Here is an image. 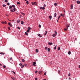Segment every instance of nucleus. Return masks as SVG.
Here are the masks:
<instances>
[{
  "label": "nucleus",
  "mask_w": 80,
  "mask_h": 80,
  "mask_svg": "<svg viewBox=\"0 0 80 80\" xmlns=\"http://www.w3.org/2000/svg\"><path fill=\"white\" fill-rule=\"evenodd\" d=\"M54 32H55V34H56V35H57V32H56V31H55Z\"/></svg>",
  "instance_id": "33"
},
{
  "label": "nucleus",
  "mask_w": 80,
  "mask_h": 80,
  "mask_svg": "<svg viewBox=\"0 0 80 80\" xmlns=\"http://www.w3.org/2000/svg\"><path fill=\"white\" fill-rule=\"evenodd\" d=\"M58 50H60V47H58Z\"/></svg>",
  "instance_id": "21"
},
{
  "label": "nucleus",
  "mask_w": 80,
  "mask_h": 80,
  "mask_svg": "<svg viewBox=\"0 0 80 80\" xmlns=\"http://www.w3.org/2000/svg\"><path fill=\"white\" fill-rule=\"evenodd\" d=\"M12 59V58H10V60H11Z\"/></svg>",
  "instance_id": "61"
},
{
  "label": "nucleus",
  "mask_w": 80,
  "mask_h": 80,
  "mask_svg": "<svg viewBox=\"0 0 80 80\" xmlns=\"http://www.w3.org/2000/svg\"><path fill=\"white\" fill-rule=\"evenodd\" d=\"M0 54H2V55H4L5 53L3 52H0Z\"/></svg>",
  "instance_id": "14"
},
{
  "label": "nucleus",
  "mask_w": 80,
  "mask_h": 80,
  "mask_svg": "<svg viewBox=\"0 0 80 80\" xmlns=\"http://www.w3.org/2000/svg\"><path fill=\"white\" fill-rule=\"evenodd\" d=\"M12 7L13 8H15V5H12Z\"/></svg>",
  "instance_id": "13"
},
{
  "label": "nucleus",
  "mask_w": 80,
  "mask_h": 80,
  "mask_svg": "<svg viewBox=\"0 0 80 80\" xmlns=\"http://www.w3.org/2000/svg\"><path fill=\"white\" fill-rule=\"evenodd\" d=\"M3 7H6V5H5V4H4L2 5Z\"/></svg>",
  "instance_id": "34"
},
{
  "label": "nucleus",
  "mask_w": 80,
  "mask_h": 80,
  "mask_svg": "<svg viewBox=\"0 0 80 80\" xmlns=\"http://www.w3.org/2000/svg\"><path fill=\"white\" fill-rule=\"evenodd\" d=\"M4 23L5 24H7V22L6 21H5Z\"/></svg>",
  "instance_id": "49"
},
{
  "label": "nucleus",
  "mask_w": 80,
  "mask_h": 80,
  "mask_svg": "<svg viewBox=\"0 0 80 80\" xmlns=\"http://www.w3.org/2000/svg\"><path fill=\"white\" fill-rule=\"evenodd\" d=\"M35 80H37V78H35Z\"/></svg>",
  "instance_id": "62"
},
{
  "label": "nucleus",
  "mask_w": 80,
  "mask_h": 80,
  "mask_svg": "<svg viewBox=\"0 0 80 80\" xmlns=\"http://www.w3.org/2000/svg\"><path fill=\"white\" fill-rule=\"evenodd\" d=\"M46 33L44 34L45 35H47V31H46Z\"/></svg>",
  "instance_id": "19"
},
{
  "label": "nucleus",
  "mask_w": 80,
  "mask_h": 80,
  "mask_svg": "<svg viewBox=\"0 0 80 80\" xmlns=\"http://www.w3.org/2000/svg\"><path fill=\"white\" fill-rule=\"evenodd\" d=\"M67 30H68V28H64V30H65V31H67Z\"/></svg>",
  "instance_id": "6"
},
{
  "label": "nucleus",
  "mask_w": 80,
  "mask_h": 80,
  "mask_svg": "<svg viewBox=\"0 0 80 80\" xmlns=\"http://www.w3.org/2000/svg\"><path fill=\"white\" fill-rule=\"evenodd\" d=\"M35 73H38V71H36L35 72Z\"/></svg>",
  "instance_id": "37"
},
{
  "label": "nucleus",
  "mask_w": 80,
  "mask_h": 80,
  "mask_svg": "<svg viewBox=\"0 0 80 80\" xmlns=\"http://www.w3.org/2000/svg\"><path fill=\"white\" fill-rule=\"evenodd\" d=\"M49 18H50V19H52V17L51 16H49Z\"/></svg>",
  "instance_id": "30"
},
{
  "label": "nucleus",
  "mask_w": 80,
  "mask_h": 80,
  "mask_svg": "<svg viewBox=\"0 0 80 80\" xmlns=\"http://www.w3.org/2000/svg\"><path fill=\"white\" fill-rule=\"evenodd\" d=\"M55 36H56V34H54L52 35V36H53V37H55Z\"/></svg>",
  "instance_id": "20"
},
{
  "label": "nucleus",
  "mask_w": 80,
  "mask_h": 80,
  "mask_svg": "<svg viewBox=\"0 0 80 80\" xmlns=\"http://www.w3.org/2000/svg\"><path fill=\"white\" fill-rule=\"evenodd\" d=\"M43 80H47L46 79H44Z\"/></svg>",
  "instance_id": "64"
},
{
  "label": "nucleus",
  "mask_w": 80,
  "mask_h": 80,
  "mask_svg": "<svg viewBox=\"0 0 80 80\" xmlns=\"http://www.w3.org/2000/svg\"><path fill=\"white\" fill-rule=\"evenodd\" d=\"M8 25L10 26V25H11V23L10 22H9L8 23Z\"/></svg>",
  "instance_id": "46"
},
{
  "label": "nucleus",
  "mask_w": 80,
  "mask_h": 80,
  "mask_svg": "<svg viewBox=\"0 0 80 80\" xmlns=\"http://www.w3.org/2000/svg\"><path fill=\"white\" fill-rule=\"evenodd\" d=\"M22 62H25V59H22Z\"/></svg>",
  "instance_id": "22"
},
{
  "label": "nucleus",
  "mask_w": 80,
  "mask_h": 80,
  "mask_svg": "<svg viewBox=\"0 0 80 80\" xmlns=\"http://www.w3.org/2000/svg\"><path fill=\"white\" fill-rule=\"evenodd\" d=\"M25 33L26 35H28V34L27 32H25Z\"/></svg>",
  "instance_id": "15"
},
{
  "label": "nucleus",
  "mask_w": 80,
  "mask_h": 80,
  "mask_svg": "<svg viewBox=\"0 0 80 80\" xmlns=\"http://www.w3.org/2000/svg\"><path fill=\"white\" fill-rule=\"evenodd\" d=\"M23 67H24V65H22L21 66V68H22Z\"/></svg>",
  "instance_id": "47"
},
{
  "label": "nucleus",
  "mask_w": 80,
  "mask_h": 80,
  "mask_svg": "<svg viewBox=\"0 0 80 80\" xmlns=\"http://www.w3.org/2000/svg\"><path fill=\"white\" fill-rule=\"evenodd\" d=\"M48 45H53V43L52 42H49L48 43Z\"/></svg>",
  "instance_id": "2"
},
{
  "label": "nucleus",
  "mask_w": 80,
  "mask_h": 80,
  "mask_svg": "<svg viewBox=\"0 0 80 80\" xmlns=\"http://www.w3.org/2000/svg\"><path fill=\"white\" fill-rule=\"evenodd\" d=\"M28 30H31V28L30 27H28Z\"/></svg>",
  "instance_id": "10"
},
{
  "label": "nucleus",
  "mask_w": 80,
  "mask_h": 80,
  "mask_svg": "<svg viewBox=\"0 0 80 80\" xmlns=\"http://www.w3.org/2000/svg\"><path fill=\"white\" fill-rule=\"evenodd\" d=\"M13 10H14V11H16V9L14 8L13 9Z\"/></svg>",
  "instance_id": "50"
},
{
  "label": "nucleus",
  "mask_w": 80,
  "mask_h": 80,
  "mask_svg": "<svg viewBox=\"0 0 80 80\" xmlns=\"http://www.w3.org/2000/svg\"><path fill=\"white\" fill-rule=\"evenodd\" d=\"M68 53V55H70V54H71V52H70V51H69Z\"/></svg>",
  "instance_id": "8"
},
{
  "label": "nucleus",
  "mask_w": 80,
  "mask_h": 80,
  "mask_svg": "<svg viewBox=\"0 0 80 80\" xmlns=\"http://www.w3.org/2000/svg\"><path fill=\"white\" fill-rule=\"evenodd\" d=\"M50 48H48V52H50Z\"/></svg>",
  "instance_id": "18"
},
{
  "label": "nucleus",
  "mask_w": 80,
  "mask_h": 80,
  "mask_svg": "<svg viewBox=\"0 0 80 80\" xmlns=\"http://www.w3.org/2000/svg\"><path fill=\"white\" fill-rule=\"evenodd\" d=\"M26 3H27V5H28V1H27L26 2Z\"/></svg>",
  "instance_id": "36"
},
{
  "label": "nucleus",
  "mask_w": 80,
  "mask_h": 80,
  "mask_svg": "<svg viewBox=\"0 0 80 80\" xmlns=\"http://www.w3.org/2000/svg\"><path fill=\"white\" fill-rule=\"evenodd\" d=\"M8 30H10V27H8Z\"/></svg>",
  "instance_id": "31"
},
{
  "label": "nucleus",
  "mask_w": 80,
  "mask_h": 80,
  "mask_svg": "<svg viewBox=\"0 0 80 80\" xmlns=\"http://www.w3.org/2000/svg\"><path fill=\"white\" fill-rule=\"evenodd\" d=\"M5 2H8V0H5Z\"/></svg>",
  "instance_id": "39"
},
{
  "label": "nucleus",
  "mask_w": 80,
  "mask_h": 80,
  "mask_svg": "<svg viewBox=\"0 0 80 80\" xmlns=\"http://www.w3.org/2000/svg\"><path fill=\"white\" fill-rule=\"evenodd\" d=\"M42 10H45V8L44 7H42Z\"/></svg>",
  "instance_id": "45"
},
{
  "label": "nucleus",
  "mask_w": 80,
  "mask_h": 80,
  "mask_svg": "<svg viewBox=\"0 0 80 80\" xmlns=\"http://www.w3.org/2000/svg\"><path fill=\"white\" fill-rule=\"evenodd\" d=\"M7 5H10V3L9 2H8L7 3Z\"/></svg>",
  "instance_id": "32"
},
{
  "label": "nucleus",
  "mask_w": 80,
  "mask_h": 80,
  "mask_svg": "<svg viewBox=\"0 0 80 80\" xmlns=\"http://www.w3.org/2000/svg\"><path fill=\"white\" fill-rule=\"evenodd\" d=\"M38 37H42V35H41L40 34H38Z\"/></svg>",
  "instance_id": "7"
},
{
  "label": "nucleus",
  "mask_w": 80,
  "mask_h": 80,
  "mask_svg": "<svg viewBox=\"0 0 80 80\" xmlns=\"http://www.w3.org/2000/svg\"><path fill=\"white\" fill-rule=\"evenodd\" d=\"M21 24H22V25H23L24 23L23 22V21H21Z\"/></svg>",
  "instance_id": "25"
},
{
  "label": "nucleus",
  "mask_w": 80,
  "mask_h": 80,
  "mask_svg": "<svg viewBox=\"0 0 80 80\" xmlns=\"http://www.w3.org/2000/svg\"><path fill=\"white\" fill-rule=\"evenodd\" d=\"M24 65L26 67H27V64L25 63V64H24Z\"/></svg>",
  "instance_id": "29"
},
{
  "label": "nucleus",
  "mask_w": 80,
  "mask_h": 80,
  "mask_svg": "<svg viewBox=\"0 0 80 80\" xmlns=\"http://www.w3.org/2000/svg\"><path fill=\"white\" fill-rule=\"evenodd\" d=\"M40 9H42V7H40Z\"/></svg>",
  "instance_id": "53"
},
{
  "label": "nucleus",
  "mask_w": 80,
  "mask_h": 80,
  "mask_svg": "<svg viewBox=\"0 0 80 80\" xmlns=\"http://www.w3.org/2000/svg\"><path fill=\"white\" fill-rule=\"evenodd\" d=\"M11 78H12L13 80H15V79H13V78H12V77H11Z\"/></svg>",
  "instance_id": "60"
},
{
  "label": "nucleus",
  "mask_w": 80,
  "mask_h": 80,
  "mask_svg": "<svg viewBox=\"0 0 80 80\" xmlns=\"http://www.w3.org/2000/svg\"><path fill=\"white\" fill-rule=\"evenodd\" d=\"M11 12H14V11H13L12 10H11Z\"/></svg>",
  "instance_id": "52"
},
{
  "label": "nucleus",
  "mask_w": 80,
  "mask_h": 80,
  "mask_svg": "<svg viewBox=\"0 0 80 80\" xmlns=\"http://www.w3.org/2000/svg\"><path fill=\"white\" fill-rule=\"evenodd\" d=\"M58 73H60V71L58 70Z\"/></svg>",
  "instance_id": "41"
},
{
  "label": "nucleus",
  "mask_w": 80,
  "mask_h": 80,
  "mask_svg": "<svg viewBox=\"0 0 80 80\" xmlns=\"http://www.w3.org/2000/svg\"><path fill=\"white\" fill-rule=\"evenodd\" d=\"M3 67V68H5L6 67V66H4Z\"/></svg>",
  "instance_id": "58"
},
{
  "label": "nucleus",
  "mask_w": 80,
  "mask_h": 80,
  "mask_svg": "<svg viewBox=\"0 0 80 80\" xmlns=\"http://www.w3.org/2000/svg\"><path fill=\"white\" fill-rule=\"evenodd\" d=\"M60 16H59V17H58V20H57L58 21V20H59V19H60Z\"/></svg>",
  "instance_id": "17"
},
{
  "label": "nucleus",
  "mask_w": 80,
  "mask_h": 80,
  "mask_svg": "<svg viewBox=\"0 0 80 80\" xmlns=\"http://www.w3.org/2000/svg\"><path fill=\"white\" fill-rule=\"evenodd\" d=\"M44 75H46V72H45L44 73Z\"/></svg>",
  "instance_id": "57"
},
{
  "label": "nucleus",
  "mask_w": 80,
  "mask_h": 80,
  "mask_svg": "<svg viewBox=\"0 0 80 80\" xmlns=\"http://www.w3.org/2000/svg\"><path fill=\"white\" fill-rule=\"evenodd\" d=\"M77 3H78V4H80V2L79 1H77Z\"/></svg>",
  "instance_id": "5"
},
{
  "label": "nucleus",
  "mask_w": 80,
  "mask_h": 80,
  "mask_svg": "<svg viewBox=\"0 0 80 80\" xmlns=\"http://www.w3.org/2000/svg\"><path fill=\"white\" fill-rule=\"evenodd\" d=\"M17 22L18 23H19L20 22V20H17Z\"/></svg>",
  "instance_id": "12"
},
{
  "label": "nucleus",
  "mask_w": 80,
  "mask_h": 80,
  "mask_svg": "<svg viewBox=\"0 0 80 80\" xmlns=\"http://www.w3.org/2000/svg\"><path fill=\"white\" fill-rule=\"evenodd\" d=\"M70 7H71V8H70L71 10H72V9H73V5L71 4Z\"/></svg>",
  "instance_id": "1"
},
{
  "label": "nucleus",
  "mask_w": 80,
  "mask_h": 80,
  "mask_svg": "<svg viewBox=\"0 0 80 80\" xmlns=\"http://www.w3.org/2000/svg\"><path fill=\"white\" fill-rule=\"evenodd\" d=\"M2 24H3V23H4V22H2Z\"/></svg>",
  "instance_id": "59"
},
{
  "label": "nucleus",
  "mask_w": 80,
  "mask_h": 80,
  "mask_svg": "<svg viewBox=\"0 0 80 80\" xmlns=\"http://www.w3.org/2000/svg\"><path fill=\"white\" fill-rule=\"evenodd\" d=\"M44 7H46V5L45 4H44L43 5Z\"/></svg>",
  "instance_id": "55"
},
{
  "label": "nucleus",
  "mask_w": 80,
  "mask_h": 80,
  "mask_svg": "<svg viewBox=\"0 0 80 80\" xmlns=\"http://www.w3.org/2000/svg\"><path fill=\"white\" fill-rule=\"evenodd\" d=\"M56 16H57V14L56 13H55L54 15V17H56Z\"/></svg>",
  "instance_id": "11"
},
{
  "label": "nucleus",
  "mask_w": 80,
  "mask_h": 80,
  "mask_svg": "<svg viewBox=\"0 0 80 80\" xmlns=\"http://www.w3.org/2000/svg\"><path fill=\"white\" fill-rule=\"evenodd\" d=\"M60 16H61L62 17H64V16H65V14H60Z\"/></svg>",
  "instance_id": "4"
},
{
  "label": "nucleus",
  "mask_w": 80,
  "mask_h": 80,
  "mask_svg": "<svg viewBox=\"0 0 80 80\" xmlns=\"http://www.w3.org/2000/svg\"><path fill=\"white\" fill-rule=\"evenodd\" d=\"M38 27H39V28L41 27V25H40V24L39 25Z\"/></svg>",
  "instance_id": "44"
},
{
  "label": "nucleus",
  "mask_w": 80,
  "mask_h": 80,
  "mask_svg": "<svg viewBox=\"0 0 80 80\" xmlns=\"http://www.w3.org/2000/svg\"><path fill=\"white\" fill-rule=\"evenodd\" d=\"M56 48H57V45H56L55 47H54V50H56Z\"/></svg>",
  "instance_id": "23"
},
{
  "label": "nucleus",
  "mask_w": 80,
  "mask_h": 80,
  "mask_svg": "<svg viewBox=\"0 0 80 80\" xmlns=\"http://www.w3.org/2000/svg\"><path fill=\"white\" fill-rule=\"evenodd\" d=\"M41 72H42V71H39L38 72L39 74H41V73H41Z\"/></svg>",
  "instance_id": "28"
},
{
  "label": "nucleus",
  "mask_w": 80,
  "mask_h": 80,
  "mask_svg": "<svg viewBox=\"0 0 80 80\" xmlns=\"http://www.w3.org/2000/svg\"><path fill=\"white\" fill-rule=\"evenodd\" d=\"M27 32H30V30L28 29V30H27Z\"/></svg>",
  "instance_id": "27"
},
{
  "label": "nucleus",
  "mask_w": 80,
  "mask_h": 80,
  "mask_svg": "<svg viewBox=\"0 0 80 80\" xmlns=\"http://www.w3.org/2000/svg\"><path fill=\"white\" fill-rule=\"evenodd\" d=\"M17 28L19 30H20V27H17Z\"/></svg>",
  "instance_id": "35"
},
{
  "label": "nucleus",
  "mask_w": 80,
  "mask_h": 80,
  "mask_svg": "<svg viewBox=\"0 0 80 80\" xmlns=\"http://www.w3.org/2000/svg\"><path fill=\"white\" fill-rule=\"evenodd\" d=\"M12 8V6H9V9H11Z\"/></svg>",
  "instance_id": "9"
},
{
  "label": "nucleus",
  "mask_w": 80,
  "mask_h": 80,
  "mask_svg": "<svg viewBox=\"0 0 80 80\" xmlns=\"http://www.w3.org/2000/svg\"><path fill=\"white\" fill-rule=\"evenodd\" d=\"M34 3H34V5H37V2H35Z\"/></svg>",
  "instance_id": "51"
},
{
  "label": "nucleus",
  "mask_w": 80,
  "mask_h": 80,
  "mask_svg": "<svg viewBox=\"0 0 80 80\" xmlns=\"http://www.w3.org/2000/svg\"><path fill=\"white\" fill-rule=\"evenodd\" d=\"M47 48H48L47 47H46L45 48V50H47Z\"/></svg>",
  "instance_id": "40"
},
{
  "label": "nucleus",
  "mask_w": 80,
  "mask_h": 80,
  "mask_svg": "<svg viewBox=\"0 0 80 80\" xmlns=\"http://www.w3.org/2000/svg\"><path fill=\"white\" fill-rule=\"evenodd\" d=\"M79 68H80V65H79Z\"/></svg>",
  "instance_id": "63"
},
{
  "label": "nucleus",
  "mask_w": 80,
  "mask_h": 80,
  "mask_svg": "<svg viewBox=\"0 0 80 80\" xmlns=\"http://www.w3.org/2000/svg\"><path fill=\"white\" fill-rule=\"evenodd\" d=\"M54 5H55V7H56V6H57V3H54Z\"/></svg>",
  "instance_id": "26"
},
{
  "label": "nucleus",
  "mask_w": 80,
  "mask_h": 80,
  "mask_svg": "<svg viewBox=\"0 0 80 80\" xmlns=\"http://www.w3.org/2000/svg\"><path fill=\"white\" fill-rule=\"evenodd\" d=\"M70 73H69L68 75V76H69V77H70Z\"/></svg>",
  "instance_id": "56"
},
{
  "label": "nucleus",
  "mask_w": 80,
  "mask_h": 80,
  "mask_svg": "<svg viewBox=\"0 0 80 80\" xmlns=\"http://www.w3.org/2000/svg\"><path fill=\"white\" fill-rule=\"evenodd\" d=\"M32 5H34L35 3H33V2H32Z\"/></svg>",
  "instance_id": "43"
},
{
  "label": "nucleus",
  "mask_w": 80,
  "mask_h": 80,
  "mask_svg": "<svg viewBox=\"0 0 80 80\" xmlns=\"http://www.w3.org/2000/svg\"><path fill=\"white\" fill-rule=\"evenodd\" d=\"M12 72H13L14 74H15V72H14V71H12Z\"/></svg>",
  "instance_id": "54"
},
{
  "label": "nucleus",
  "mask_w": 80,
  "mask_h": 80,
  "mask_svg": "<svg viewBox=\"0 0 80 80\" xmlns=\"http://www.w3.org/2000/svg\"><path fill=\"white\" fill-rule=\"evenodd\" d=\"M36 52L38 53V49H36Z\"/></svg>",
  "instance_id": "16"
},
{
  "label": "nucleus",
  "mask_w": 80,
  "mask_h": 80,
  "mask_svg": "<svg viewBox=\"0 0 80 80\" xmlns=\"http://www.w3.org/2000/svg\"><path fill=\"white\" fill-rule=\"evenodd\" d=\"M35 64H36V62H33V64H32L34 66H36V65H35Z\"/></svg>",
  "instance_id": "3"
},
{
  "label": "nucleus",
  "mask_w": 80,
  "mask_h": 80,
  "mask_svg": "<svg viewBox=\"0 0 80 80\" xmlns=\"http://www.w3.org/2000/svg\"><path fill=\"white\" fill-rule=\"evenodd\" d=\"M17 4L18 5H20V3L19 2H18L17 3Z\"/></svg>",
  "instance_id": "24"
},
{
  "label": "nucleus",
  "mask_w": 80,
  "mask_h": 80,
  "mask_svg": "<svg viewBox=\"0 0 80 80\" xmlns=\"http://www.w3.org/2000/svg\"><path fill=\"white\" fill-rule=\"evenodd\" d=\"M9 26H10L11 27H13V26L12 24H10Z\"/></svg>",
  "instance_id": "48"
},
{
  "label": "nucleus",
  "mask_w": 80,
  "mask_h": 80,
  "mask_svg": "<svg viewBox=\"0 0 80 80\" xmlns=\"http://www.w3.org/2000/svg\"><path fill=\"white\" fill-rule=\"evenodd\" d=\"M68 27H70V25H68V26L66 27V28H68Z\"/></svg>",
  "instance_id": "38"
},
{
  "label": "nucleus",
  "mask_w": 80,
  "mask_h": 80,
  "mask_svg": "<svg viewBox=\"0 0 80 80\" xmlns=\"http://www.w3.org/2000/svg\"><path fill=\"white\" fill-rule=\"evenodd\" d=\"M19 65L20 66H22V63H20V64H19Z\"/></svg>",
  "instance_id": "42"
}]
</instances>
